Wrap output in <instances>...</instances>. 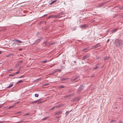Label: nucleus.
Wrapping results in <instances>:
<instances>
[{"instance_id": "obj_55", "label": "nucleus", "mask_w": 123, "mask_h": 123, "mask_svg": "<svg viewBox=\"0 0 123 123\" xmlns=\"http://www.w3.org/2000/svg\"><path fill=\"white\" fill-rule=\"evenodd\" d=\"M110 32V31H107V33H108V32Z\"/></svg>"}, {"instance_id": "obj_12", "label": "nucleus", "mask_w": 123, "mask_h": 123, "mask_svg": "<svg viewBox=\"0 0 123 123\" xmlns=\"http://www.w3.org/2000/svg\"><path fill=\"white\" fill-rule=\"evenodd\" d=\"M53 17L54 18H59L61 17L60 16V15L59 14L57 15L53 16Z\"/></svg>"}, {"instance_id": "obj_30", "label": "nucleus", "mask_w": 123, "mask_h": 123, "mask_svg": "<svg viewBox=\"0 0 123 123\" xmlns=\"http://www.w3.org/2000/svg\"><path fill=\"white\" fill-rule=\"evenodd\" d=\"M39 95L37 94H35V97H38Z\"/></svg>"}, {"instance_id": "obj_5", "label": "nucleus", "mask_w": 123, "mask_h": 123, "mask_svg": "<svg viewBox=\"0 0 123 123\" xmlns=\"http://www.w3.org/2000/svg\"><path fill=\"white\" fill-rule=\"evenodd\" d=\"M117 28H115L113 30H111L110 31V33L111 34H112L116 32L117 30Z\"/></svg>"}, {"instance_id": "obj_14", "label": "nucleus", "mask_w": 123, "mask_h": 123, "mask_svg": "<svg viewBox=\"0 0 123 123\" xmlns=\"http://www.w3.org/2000/svg\"><path fill=\"white\" fill-rule=\"evenodd\" d=\"M40 100H38L36 101H32L31 102V103L32 104H33L35 103H36L37 102H39Z\"/></svg>"}, {"instance_id": "obj_54", "label": "nucleus", "mask_w": 123, "mask_h": 123, "mask_svg": "<svg viewBox=\"0 0 123 123\" xmlns=\"http://www.w3.org/2000/svg\"><path fill=\"white\" fill-rule=\"evenodd\" d=\"M60 116H57L56 117L58 118H60Z\"/></svg>"}, {"instance_id": "obj_42", "label": "nucleus", "mask_w": 123, "mask_h": 123, "mask_svg": "<svg viewBox=\"0 0 123 123\" xmlns=\"http://www.w3.org/2000/svg\"><path fill=\"white\" fill-rule=\"evenodd\" d=\"M14 107V106H10V107H9V109H10V108H12L13 107Z\"/></svg>"}, {"instance_id": "obj_3", "label": "nucleus", "mask_w": 123, "mask_h": 123, "mask_svg": "<svg viewBox=\"0 0 123 123\" xmlns=\"http://www.w3.org/2000/svg\"><path fill=\"white\" fill-rule=\"evenodd\" d=\"M62 113V111H56L55 113L54 114L56 115H60Z\"/></svg>"}, {"instance_id": "obj_45", "label": "nucleus", "mask_w": 123, "mask_h": 123, "mask_svg": "<svg viewBox=\"0 0 123 123\" xmlns=\"http://www.w3.org/2000/svg\"><path fill=\"white\" fill-rule=\"evenodd\" d=\"M5 122V121H0V123H2Z\"/></svg>"}, {"instance_id": "obj_32", "label": "nucleus", "mask_w": 123, "mask_h": 123, "mask_svg": "<svg viewBox=\"0 0 123 123\" xmlns=\"http://www.w3.org/2000/svg\"><path fill=\"white\" fill-rule=\"evenodd\" d=\"M15 74H10L9 75V76H13L15 75Z\"/></svg>"}, {"instance_id": "obj_19", "label": "nucleus", "mask_w": 123, "mask_h": 123, "mask_svg": "<svg viewBox=\"0 0 123 123\" xmlns=\"http://www.w3.org/2000/svg\"><path fill=\"white\" fill-rule=\"evenodd\" d=\"M88 49V48L87 47V48H85L84 49H82L81 50V51H84Z\"/></svg>"}, {"instance_id": "obj_58", "label": "nucleus", "mask_w": 123, "mask_h": 123, "mask_svg": "<svg viewBox=\"0 0 123 123\" xmlns=\"http://www.w3.org/2000/svg\"><path fill=\"white\" fill-rule=\"evenodd\" d=\"M17 123H21L20 122V121L18 122H17Z\"/></svg>"}, {"instance_id": "obj_7", "label": "nucleus", "mask_w": 123, "mask_h": 123, "mask_svg": "<svg viewBox=\"0 0 123 123\" xmlns=\"http://www.w3.org/2000/svg\"><path fill=\"white\" fill-rule=\"evenodd\" d=\"M90 56V55L88 54L82 57V59L83 60H84L85 59L89 57Z\"/></svg>"}, {"instance_id": "obj_49", "label": "nucleus", "mask_w": 123, "mask_h": 123, "mask_svg": "<svg viewBox=\"0 0 123 123\" xmlns=\"http://www.w3.org/2000/svg\"><path fill=\"white\" fill-rule=\"evenodd\" d=\"M48 84H45L44 85V86H46V85H48Z\"/></svg>"}, {"instance_id": "obj_53", "label": "nucleus", "mask_w": 123, "mask_h": 123, "mask_svg": "<svg viewBox=\"0 0 123 123\" xmlns=\"http://www.w3.org/2000/svg\"><path fill=\"white\" fill-rule=\"evenodd\" d=\"M42 101H41L40 102H39V103H38V104H39V103H42Z\"/></svg>"}, {"instance_id": "obj_52", "label": "nucleus", "mask_w": 123, "mask_h": 123, "mask_svg": "<svg viewBox=\"0 0 123 123\" xmlns=\"http://www.w3.org/2000/svg\"><path fill=\"white\" fill-rule=\"evenodd\" d=\"M22 50V49H19V51H21V50Z\"/></svg>"}, {"instance_id": "obj_17", "label": "nucleus", "mask_w": 123, "mask_h": 123, "mask_svg": "<svg viewBox=\"0 0 123 123\" xmlns=\"http://www.w3.org/2000/svg\"><path fill=\"white\" fill-rule=\"evenodd\" d=\"M23 81L22 80H21L18 81L17 82V84H18L19 83L23 82Z\"/></svg>"}, {"instance_id": "obj_36", "label": "nucleus", "mask_w": 123, "mask_h": 123, "mask_svg": "<svg viewBox=\"0 0 123 123\" xmlns=\"http://www.w3.org/2000/svg\"><path fill=\"white\" fill-rule=\"evenodd\" d=\"M47 60H46L45 61H43L42 62H43V63H46L47 62Z\"/></svg>"}, {"instance_id": "obj_37", "label": "nucleus", "mask_w": 123, "mask_h": 123, "mask_svg": "<svg viewBox=\"0 0 123 123\" xmlns=\"http://www.w3.org/2000/svg\"><path fill=\"white\" fill-rule=\"evenodd\" d=\"M56 72H58V71H54L53 72H52V73L53 74H54Z\"/></svg>"}, {"instance_id": "obj_57", "label": "nucleus", "mask_w": 123, "mask_h": 123, "mask_svg": "<svg viewBox=\"0 0 123 123\" xmlns=\"http://www.w3.org/2000/svg\"><path fill=\"white\" fill-rule=\"evenodd\" d=\"M21 66H20V67L19 68V69H20L21 68Z\"/></svg>"}, {"instance_id": "obj_10", "label": "nucleus", "mask_w": 123, "mask_h": 123, "mask_svg": "<svg viewBox=\"0 0 123 123\" xmlns=\"http://www.w3.org/2000/svg\"><path fill=\"white\" fill-rule=\"evenodd\" d=\"M101 46L100 44L99 43H98L97 45L94 46L93 48H98Z\"/></svg>"}, {"instance_id": "obj_8", "label": "nucleus", "mask_w": 123, "mask_h": 123, "mask_svg": "<svg viewBox=\"0 0 123 123\" xmlns=\"http://www.w3.org/2000/svg\"><path fill=\"white\" fill-rule=\"evenodd\" d=\"M79 78V76H77L74 79H71V80L72 81H75L77 80Z\"/></svg>"}, {"instance_id": "obj_15", "label": "nucleus", "mask_w": 123, "mask_h": 123, "mask_svg": "<svg viewBox=\"0 0 123 123\" xmlns=\"http://www.w3.org/2000/svg\"><path fill=\"white\" fill-rule=\"evenodd\" d=\"M68 79V78H63L61 79L62 81H65V80Z\"/></svg>"}, {"instance_id": "obj_28", "label": "nucleus", "mask_w": 123, "mask_h": 123, "mask_svg": "<svg viewBox=\"0 0 123 123\" xmlns=\"http://www.w3.org/2000/svg\"><path fill=\"white\" fill-rule=\"evenodd\" d=\"M25 76L24 75H22L20 76V77H17V78H23Z\"/></svg>"}, {"instance_id": "obj_34", "label": "nucleus", "mask_w": 123, "mask_h": 123, "mask_svg": "<svg viewBox=\"0 0 123 123\" xmlns=\"http://www.w3.org/2000/svg\"><path fill=\"white\" fill-rule=\"evenodd\" d=\"M55 107H55L54 106V107H53L50 110H53Z\"/></svg>"}, {"instance_id": "obj_26", "label": "nucleus", "mask_w": 123, "mask_h": 123, "mask_svg": "<svg viewBox=\"0 0 123 123\" xmlns=\"http://www.w3.org/2000/svg\"><path fill=\"white\" fill-rule=\"evenodd\" d=\"M64 13L63 12H61L59 13V14L60 16V15L64 14Z\"/></svg>"}, {"instance_id": "obj_44", "label": "nucleus", "mask_w": 123, "mask_h": 123, "mask_svg": "<svg viewBox=\"0 0 123 123\" xmlns=\"http://www.w3.org/2000/svg\"><path fill=\"white\" fill-rule=\"evenodd\" d=\"M23 120H24L23 119L22 120H21L20 121V122H24L23 121Z\"/></svg>"}, {"instance_id": "obj_50", "label": "nucleus", "mask_w": 123, "mask_h": 123, "mask_svg": "<svg viewBox=\"0 0 123 123\" xmlns=\"http://www.w3.org/2000/svg\"><path fill=\"white\" fill-rule=\"evenodd\" d=\"M57 71L58 72H60L61 71V69H59V70H57Z\"/></svg>"}, {"instance_id": "obj_33", "label": "nucleus", "mask_w": 123, "mask_h": 123, "mask_svg": "<svg viewBox=\"0 0 123 123\" xmlns=\"http://www.w3.org/2000/svg\"><path fill=\"white\" fill-rule=\"evenodd\" d=\"M98 67H99L98 66H97L94 68L93 69L94 70L96 69H97L98 68Z\"/></svg>"}, {"instance_id": "obj_38", "label": "nucleus", "mask_w": 123, "mask_h": 123, "mask_svg": "<svg viewBox=\"0 0 123 123\" xmlns=\"http://www.w3.org/2000/svg\"><path fill=\"white\" fill-rule=\"evenodd\" d=\"M19 72H18V71L15 73V74H18L19 73Z\"/></svg>"}, {"instance_id": "obj_35", "label": "nucleus", "mask_w": 123, "mask_h": 123, "mask_svg": "<svg viewBox=\"0 0 123 123\" xmlns=\"http://www.w3.org/2000/svg\"><path fill=\"white\" fill-rule=\"evenodd\" d=\"M21 113V111H19L18 112H17L16 113V114H20Z\"/></svg>"}, {"instance_id": "obj_51", "label": "nucleus", "mask_w": 123, "mask_h": 123, "mask_svg": "<svg viewBox=\"0 0 123 123\" xmlns=\"http://www.w3.org/2000/svg\"><path fill=\"white\" fill-rule=\"evenodd\" d=\"M109 39H108L107 40L106 42H107V43H108L109 42Z\"/></svg>"}, {"instance_id": "obj_41", "label": "nucleus", "mask_w": 123, "mask_h": 123, "mask_svg": "<svg viewBox=\"0 0 123 123\" xmlns=\"http://www.w3.org/2000/svg\"><path fill=\"white\" fill-rule=\"evenodd\" d=\"M99 59V56H97L96 57V59Z\"/></svg>"}, {"instance_id": "obj_18", "label": "nucleus", "mask_w": 123, "mask_h": 123, "mask_svg": "<svg viewBox=\"0 0 123 123\" xmlns=\"http://www.w3.org/2000/svg\"><path fill=\"white\" fill-rule=\"evenodd\" d=\"M72 111V110H71L70 111H67L65 113V114H66L65 116H67L69 114V112H71Z\"/></svg>"}, {"instance_id": "obj_24", "label": "nucleus", "mask_w": 123, "mask_h": 123, "mask_svg": "<svg viewBox=\"0 0 123 123\" xmlns=\"http://www.w3.org/2000/svg\"><path fill=\"white\" fill-rule=\"evenodd\" d=\"M13 86V84H10L7 87V88H10L12 87Z\"/></svg>"}, {"instance_id": "obj_21", "label": "nucleus", "mask_w": 123, "mask_h": 123, "mask_svg": "<svg viewBox=\"0 0 123 123\" xmlns=\"http://www.w3.org/2000/svg\"><path fill=\"white\" fill-rule=\"evenodd\" d=\"M76 29V27H74L72 28H71V29L73 31H74Z\"/></svg>"}, {"instance_id": "obj_9", "label": "nucleus", "mask_w": 123, "mask_h": 123, "mask_svg": "<svg viewBox=\"0 0 123 123\" xmlns=\"http://www.w3.org/2000/svg\"><path fill=\"white\" fill-rule=\"evenodd\" d=\"M42 39V38L41 37L40 38L37 39L35 41V43H38L41 41V40Z\"/></svg>"}, {"instance_id": "obj_31", "label": "nucleus", "mask_w": 123, "mask_h": 123, "mask_svg": "<svg viewBox=\"0 0 123 123\" xmlns=\"http://www.w3.org/2000/svg\"><path fill=\"white\" fill-rule=\"evenodd\" d=\"M55 0H54V1H53L52 2H51V3H50V5H51L52 4L54 3V2H55Z\"/></svg>"}, {"instance_id": "obj_23", "label": "nucleus", "mask_w": 123, "mask_h": 123, "mask_svg": "<svg viewBox=\"0 0 123 123\" xmlns=\"http://www.w3.org/2000/svg\"><path fill=\"white\" fill-rule=\"evenodd\" d=\"M105 4V3H102L101 4H100L99 6V7H101V6H102L103 5H104Z\"/></svg>"}, {"instance_id": "obj_13", "label": "nucleus", "mask_w": 123, "mask_h": 123, "mask_svg": "<svg viewBox=\"0 0 123 123\" xmlns=\"http://www.w3.org/2000/svg\"><path fill=\"white\" fill-rule=\"evenodd\" d=\"M74 95V93H72L70 94H69L66 96V97H69L71 96H72Z\"/></svg>"}, {"instance_id": "obj_1", "label": "nucleus", "mask_w": 123, "mask_h": 123, "mask_svg": "<svg viewBox=\"0 0 123 123\" xmlns=\"http://www.w3.org/2000/svg\"><path fill=\"white\" fill-rule=\"evenodd\" d=\"M114 43L117 47L120 48L123 46V41L121 39H117L114 41Z\"/></svg>"}, {"instance_id": "obj_47", "label": "nucleus", "mask_w": 123, "mask_h": 123, "mask_svg": "<svg viewBox=\"0 0 123 123\" xmlns=\"http://www.w3.org/2000/svg\"><path fill=\"white\" fill-rule=\"evenodd\" d=\"M13 70V69H10L8 71H12Z\"/></svg>"}, {"instance_id": "obj_27", "label": "nucleus", "mask_w": 123, "mask_h": 123, "mask_svg": "<svg viewBox=\"0 0 123 123\" xmlns=\"http://www.w3.org/2000/svg\"><path fill=\"white\" fill-rule=\"evenodd\" d=\"M53 17V16H52V15H50L48 17L47 19H49L50 18H52Z\"/></svg>"}, {"instance_id": "obj_40", "label": "nucleus", "mask_w": 123, "mask_h": 123, "mask_svg": "<svg viewBox=\"0 0 123 123\" xmlns=\"http://www.w3.org/2000/svg\"><path fill=\"white\" fill-rule=\"evenodd\" d=\"M120 8L121 9L123 10V6L121 7Z\"/></svg>"}, {"instance_id": "obj_6", "label": "nucleus", "mask_w": 123, "mask_h": 123, "mask_svg": "<svg viewBox=\"0 0 123 123\" xmlns=\"http://www.w3.org/2000/svg\"><path fill=\"white\" fill-rule=\"evenodd\" d=\"M103 61H106L110 59L109 56H106L103 58Z\"/></svg>"}, {"instance_id": "obj_20", "label": "nucleus", "mask_w": 123, "mask_h": 123, "mask_svg": "<svg viewBox=\"0 0 123 123\" xmlns=\"http://www.w3.org/2000/svg\"><path fill=\"white\" fill-rule=\"evenodd\" d=\"M59 88H64L65 87L64 86L62 85L60 86H59Z\"/></svg>"}, {"instance_id": "obj_16", "label": "nucleus", "mask_w": 123, "mask_h": 123, "mask_svg": "<svg viewBox=\"0 0 123 123\" xmlns=\"http://www.w3.org/2000/svg\"><path fill=\"white\" fill-rule=\"evenodd\" d=\"M55 42H53L52 43H48V45H47L48 46L49 45H53L54 44H55Z\"/></svg>"}, {"instance_id": "obj_39", "label": "nucleus", "mask_w": 123, "mask_h": 123, "mask_svg": "<svg viewBox=\"0 0 123 123\" xmlns=\"http://www.w3.org/2000/svg\"><path fill=\"white\" fill-rule=\"evenodd\" d=\"M47 41H46L44 42V43L45 44V45H46V44H47Z\"/></svg>"}, {"instance_id": "obj_43", "label": "nucleus", "mask_w": 123, "mask_h": 123, "mask_svg": "<svg viewBox=\"0 0 123 123\" xmlns=\"http://www.w3.org/2000/svg\"><path fill=\"white\" fill-rule=\"evenodd\" d=\"M49 75H53V74L52 73H50L49 74Z\"/></svg>"}, {"instance_id": "obj_4", "label": "nucleus", "mask_w": 123, "mask_h": 123, "mask_svg": "<svg viewBox=\"0 0 123 123\" xmlns=\"http://www.w3.org/2000/svg\"><path fill=\"white\" fill-rule=\"evenodd\" d=\"M88 26V25L87 24H86L83 25H82L80 27H81V28H82L83 29H85V28L87 27Z\"/></svg>"}, {"instance_id": "obj_56", "label": "nucleus", "mask_w": 123, "mask_h": 123, "mask_svg": "<svg viewBox=\"0 0 123 123\" xmlns=\"http://www.w3.org/2000/svg\"><path fill=\"white\" fill-rule=\"evenodd\" d=\"M1 51H0V54H1Z\"/></svg>"}, {"instance_id": "obj_2", "label": "nucleus", "mask_w": 123, "mask_h": 123, "mask_svg": "<svg viewBox=\"0 0 123 123\" xmlns=\"http://www.w3.org/2000/svg\"><path fill=\"white\" fill-rule=\"evenodd\" d=\"M14 43L15 44H18L19 43H21L22 42V41L18 40H14L13 41Z\"/></svg>"}, {"instance_id": "obj_11", "label": "nucleus", "mask_w": 123, "mask_h": 123, "mask_svg": "<svg viewBox=\"0 0 123 123\" xmlns=\"http://www.w3.org/2000/svg\"><path fill=\"white\" fill-rule=\"evenodd\" d=\"M82 89L83 88H82V85H81L78 89V92H80L82 90Z\"/></svg>"}, {"instance_id": "obj_48", "label": "nucleus", "mask_w": 123, "mask_h": 123, "mask_svg": "<svg viewBox=\"0 0 123 123\" xmlns=\"http://www.w3.org/2000/svg\"><path fill=\"white\" fill-rule=\"evenodd\" d=\"M119 123H123V122L121 121H120L119 122Z\"/></svg>"}, {"instance_id": "obj_25", "label": "nucleus", "mask_w": 123, "mask_h": 123, "mask_svg": "<svg viewBox=\"0 0 123 123\" xmlns=\"http://www.w3.org/2000/svg\"><path fill=\"white\" fill-rule=\"evenodd\" d=\"M23 62V61H20L19 62H18V65H20V64H21V63H22V62Z\"/></svg>"}, {"instance_id": "obj_59", "label": "nucleus", "mask_w": 123, "mask_h": 123, "mask_svg": "<svg viewBox=\"0 0 123 123\" xmlns=\"http://www.w3.org/2000/svg\"><path fill=\"white\" fill-rule=\"evenodd\" d=\"M74 62L75 63H76V61H74Z\"/></svg>"}, {"instance_id": "obj_29", "label": "nucleus", "mask_w": 123, "mask_h": 123, "mask_svg": "<svg viewBox=\"0 0 123 123\" xmlns=\"http://www.w3.org/2000/svg\"><path fill=\"white\" fill-rule=\"evenodd\" d=\"M29 114H30V113H27L26 114H25L23 115V116H26L29 115Z\"/></svg>"}, {"instance_id": "obj_22", "label": "nucleus", "mask_w": 123, "mask_h": 123, "mask_svg": "<svg viewBox=\"0 0 123 123\" xmlns=\"http://www.w3.org/2000/svg\"><path fill=\"white\" fill-rule=\"evenodd\" d=\"M49 118V117H44L43 118V120H46V119H47L48 118Z\"/></svg>"}, {"instance_id": "obj_46", "label": "nucleus", "mask_w": 123, "mask_h": 123, "mask_svg": "<svg viewBox=\"0 0 123 123\" xmlns=\"http://www.w3.org/2000/svg\"><path fill=\"white\" fill-rule=\"evenodd\" d=\"M20 69H18V72L19 73V72L20 71Z\"/></svg>"}]
</instances>
